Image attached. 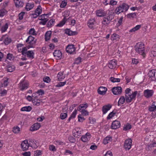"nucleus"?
Wrapping results in <instances>:
<instances>
[{"label":"nucleus","instance_id":"de8ad7c7","mask_svg":"<svg viewBox=\"0 0 156 156\" xmlns=\"http://www.w3.org/2000/svg\"><path fill=\"white\" fill-rule=\"evenodd\" d=\"M29 34L34 36L37 34L35 29L34 28H32L30 29L29 31Z\"/></svg>","mask_w":156,"mask_h":156},{"label":"nucleus","instance_id":"ddd939ff","mask_svg":"<svg viewBox=\"0 0 156 156\" xmlns=\"http://www.w3.org/2000/svg\"><path fill=\"white\" fill-rule=\"evenodd\" d=\"M96 23V21L94 18H91L88 20L87 23V25L89 27L92 29L94 28Z\"/></svg>","mask_w":156,"mask_h":156},{"label":"nucleus","instance_id":"4be33fe9","mask_svg":"<svg viewBox=\"0 0 156 156\" xmlns=\"http://www.w3.org/2000/svg\"><path fill=\"white\" fill-rule=\"evenodd\" d=\"M107 88L103 87H101L98 90V93L100 95H105L107 90Z\"/></svg>","mask_w":156,"mask_h":156},{"label":"nucleus","instance_id":"3c124183","mask_svg":"<svg viewBox=\"0 0 156 156\" xmlns=\"http://www.w3.org/2000/svg\"><path fill=\"white\" fill-rule=\"evenodd\" d=\"M15 69L14 66L13 65H9L7 67V70L8 72H13Z\"/></svg>","mask_w":156,"mask_h":156},{"label":"nucleus","instance_id":"4468645a","mask_svg":"<svg viewBox=\"0 0 156 156\" xmlns=\"http://www.w3.org/2000/svg\"><path fill=\"white\" fill-rule=\"evenodd\" d=\"M112 107V105L110 104L103 106L102 108L103 114H106L110 110Z\"/></svg>","mask_w":156,"mask_h":156},{"label":"nucleus","instance_id":"a18cd8bd","mask_svg":"<svg viewBox=\"0 0 156 156\" xmlns=\"http://www.w3.org/2000/svg\"><path fill=\"white\" fill-rule=\"evenodd\" d=\"M12 131L15 133H18L20 131V128L18 126H15L13 127Z\"/></svg>","mask_w":156,"mask_h":156},{"label":"nucleus","instance_id":"864d4df0","mask_svg":"<svg viewBox=\"0 0 156 156\" xmlns=\"http://www.w3.org/2000/svg\"><path fill=\"white\" fill-rule=\"evenodd\" d=\"M110 80L113 83L119 82L120 81V79L119 78H115L113 77H111Z\"/></svg>","mask_w":156,"mask_h":156},{"label":"nucleus","instance_id":"f3484780","mask_svg":"<svg viewBox=\"0 0 156 156\" xmlns=\"http://www.w3.org/2000/svg\"><path fill=\"white\" fill-rule=\"evenodd\" d=\"M120 126V122L119 121L115 120L112 122L111 128L112 129H116L119 128Z\"/></svg>","mask_w":156,"mask_h":156},{"label":"nucleus","instance_id":"393cba45","mask_svg":"<svg viewBox=\"0 0 156 156\" xmlns=\"http://www.w3.org/2000/svg\"><path fill=\"white\" fill-rule=\"evenodd\" d=\"M65 33L69 36H72L76 34L77 32L75 31H73L70 29H67L65 30Z\"/></svg>","mask_w":156,"mask_h":156},{"label":"nucleus","instance_id":"2f4dec72","mask_svg":"<svg viewBox=\"0 0 156 156\" xmlns=\"http://www.w3.org/2000/svg\"><path fill=\"white\" fill-rule=\"evenodd\" d=\"M8 28V24L6 23L5 25L2 26L0 28V30L2 33L5 32Z\"/></svg>","mask_w":156,"mask_h":156},{"label":"nucleus","instance_id":"9b49d317","mask_svg":"<svg viewBox=\"0 0 156 156\" xmlns=\"http://www.w3.org/2000/svg\"><path fill=\"white\" fill-rule=\"evenodd\" d=\"M82 129L79 127L75 128L73 130V133L74 136L78 138L80 136Z\"/></svg>","mask_w":156,"mask_h":156},{"label":"nucleus","instance_id":"8fccbe9b","mask_svg":"<svg viewBox=\"0 0 156 156\" xmlns=\"http://www.w3.org/2000/svg\"><path fill=\"white\" fill-rule=\"evenodd\" d=\"M116 113L112 111L108 115L107 119L108 120L110 119L113 117L115 114Z\"/></svg>","mask_w":156,"mask_h":156},{"label":"nucleus","instance_id":"7ed1b4c3","mask_svg":"<svg viewBox=\"0 0 156 156\" xmlns=\"http://www.w3.org/2000/svg\"><path fill=\"white\" fill-rule=\"evenodd\" d=\"M21 52L22 55L25 56L27 55V57L29 58L33 59L34 58V53L33 51H27V48L26 47H24L22 48Z\"/></svg>","mask_w":156,"mask_h":156},{"label":"nucleus","instance_id":"dca6fc26","mask_svg":"<svg viewBox=\"0 0 156 156\" xmlns=\"http://www.w3.org/2000/svg\"><path fill=\"white\" fill-rule=\"evenodd\" d=\"M15 6L18 8L23 7L24 4L23 0H13Z\"/></svg>","mask_w":156,"mask_h":156},{"label":"nucleus","instance_id":"b1692460","mask_svg":"<svg viewBox=\"0 0 156 156\" xmlns=\"http://www.w3.org/2000/svg\"><path fill=\"white\" fill-rule=\"evenodd\" d=\"M41 127V125L39 123H37L34 124L31 127L30 129L31 131L37 130L39 129Z\"/></svg>","mask_w":156,"mask_h":156},{"label":"nucleus","instance_id":"c756f323","mask_svg":"<svg viewBox=\"0 0 156 156\" xmlns=\"http://www.w3.org/2000/svg\"><path fill=\"white\" fill-rule=\"evenodd\" d=\"M51 31H47L45 34V41H48L49 40L51 37Z\"/></svg>","mask_w":156,"mask_h":156},{"label":"nucleus","instance_id":"473e14b6","mask_svg":"<svg viewBox=\"0 0 156 156\" xmlns=\"http://www.w3.org/2000/svg\"><path fill=\"white\" fill-rule=\"evenodd\" d=\"M9 79L7 77H4L2 81V83L1 85H2V86L5 87L7 86L9 83L8 82Z\"/></svg>","mask_w":156,"mask_h":156},{"label":"nucleus","instance_id":"774afa93","mask_svg":"<svg viewBox=\"0 0 156 156\" xmlns=\"http://www.w3.org/2000/svg\"><path fill=\"white\" fill-rule=\"evenodd\" d=\"M43 80L45 82H46L47 83H49L50 82L51 80L50 78L49 77L46 76L43 78Z\"/></svg>","mask_w":156,"mask_h":156},{"label":"nucleus","instance_id":"e433bc0d","mask_svg":"<svg viewBox=\"0 0 156 156\" xmlns=\"http://www.w3.org/2000/svg\"><path fill=\"white\" fill-rule=\"evenodd\" d=\"M123 12V9L120 5L117 7L115 10V13L117 14H119L120 13Z\"/></svg>","mask_w":156,"mask_h":156},{"label":"nucleus","instance_id":"f8f14e48","mask_svg":"<svg viewBox=\"0 0 156 156\" xmlns=\"http://www.w3.org/2000/svg\"><path fill=\"white\" fill-rule=\"evenodd\" d=\"M29 147L27 140H25L22 142L21 144V147L23 151L27 150Z\"/></svg>","mask_w":156,"mask_h":156},{"label":"nucleus","instance_id":"338daca9","mask_svg":"<svg viewBox=\"0 0 156 156\" xmlns=\"http://www.w3.org/2000/svg\"><path fill=\"white\" fill-rule=\"evenodd\" d=\"M67 2L65 1H62L60 5V7L61 8H65L67 5Z\"/></svg>","mask_w":156,"mask_h":156},{"label":"nucleus","instance_id":"9d476101","mask_svg":"<svg viewBox=\"0 0 156 156\" xmlns=\"http://www.w3.org/2000/svg\"><path fill=\"white\" fill-rule=\"evenodd\" d=\"M148 76L152 80H156V70L152 69L148 73Z\"/></svg>","mask_w":156,"mask_h":156},{"label":"nucleus","instance_id":"49530a36","mask_svg":"<svg viewBox=\"0 0 156 156\" xmlns=\"http://www.w3.org/2000/svg\"><path fill=\"white\" fill-rule=\"evenodd\" d=\"M42 8L40 5H38L35 10V12L38 14V15H40L42 12Z\"/></svg>","mask_w":156,"mask_h":156},{"label":"nucleus","instance_id":"4c0bfd02","mask_svg":"<svg viewBox=\"0 0 156 156\" xmlns=\"http://www.w3.org/2000/svg\"><path fill=\"white\" fill-rule=\"evenodd\" d=\"M34 37L31 36H29L26 40V42L29 44L33 43L34 41Z\"/></svg>","mask_w":156,"mask_h":156},{"label":"nucleus","instance_id":"aec40b11","mask_svg":"<svg viewBox=\"0 0 156 156\" xmlns=\"http://www.w3.org/2000/svg\"><path fill=\"white\" fill-rule=\"evenodd\" d=\"M91 137L90 134L89 133H87L85 135L81 136V140L83 142H87L90 140Z\"/></svg>","mask_w":156,"mask_h":156},{"label":"nucleus","instance_id":"f704fd0d","mask_svg":"<svg viewBox=\"0 0 156 156\" xmlns=\"http://www.w3.org/2000/svg\"><path fill=\"white\" fill-rule=\"evenodd\" d=\"M112 140V137L110 136H107L103 140V143L104 144H106L111 142Z\"/></svg>","mask_w":156,"mask_h":156},{"label":"nucleus","instance_id":"13d9d810","mask_svg":"<svg viewBox=\"0 0 156 156\" xmlns=\"http://www.w3.org/2000/svg\"><path fill=\"white\" fill-rule=\"evenodd\" d=\"M67 114L66 113H62L60 115V118L62 119H64L67 117Z\"/></svg>","mask_w":156,"mask_h":156},{"label":"nucleus","instance_id":"39448f33","mask_svg":"<svg viewBox=\"0 0 156 156\" xmlns=\"http://www.w3.org/2000/svg\"><path fill=\"white\" fill-rule=\"evenodd\" d=\"M113 16L111 14H108V16L105 15L102 21L103 25L106 26L109 24L111 21L113 19Z\"/></svg>","mask_w":156,"mask_h":156},{"label":"nucleus","instance_id":"a878e982","mask_svg":"<svg viewBox=\"0 0 156 156\" xmlns=\"http://www.w3.org/2000/svg\"><path fill=\"white\" fill-rule=\"evenodd\" d=\"M53 55L57 59L60 58L62 55L61 52L59 50H55L53 53Z\"/></svg>","mask_w":156,"mask_h":156},{"label":"nucleus","instance_id":"6e6d98bb","mask_svg":"<svg viewBox=\"0 0 156 156\" xmlns=\"http://www.w3.org/2000/svg\"><path fill=\"white\" fill-rule=\"evenodd\" d=\"M34 154L35 156H41L42 154V151L37 150L34 152Z\"/></svg>","mask_w":156,"mask_h":156},{"label":"nucleus","instance_id":"f257e3e1","mask_svg":"<svg viewBox=\"0 0 156 156\" xmlns=\"http://www.w3.org/2000/svg\"><path fill=\"white\" fill-rule=\"evenodd\" d=\"M125 97L126 102V103H130L133 102L136 99V97L137 94V91H131V90L129 88L126 89L125 90Z\"/></svg>","mask_w":156,"mask_h":156},{"label":"nucleus","instance_id":"72a5a7b5","mask_svg":"<svg viewBox=\"0 0 156 156\" xmlns=\"http://www.w3.org/2000/svg\"><path fill=\"white\" fill-rule=\"evenodd\" d=\"M155 102H153L152 105L148 107V110L150 112H154L156 110V106L155 105Z\"/></svg>","mask_w":156,"mask_h":156},{"label":"nucleus","instance_id":"423d86ee","mask_svg":"<svg viewBox=\"0 0 156 156\" xmlns=\"http://www.w3.org/2000/svg\"><path fill=\"white\" fill-rule=\"evenodd\" d=\"M76 50L74 45L73 44L68 45L66 48V52L70 54H75Z\"/></svg>","mask_w":156,"mask_h":156},{"label":"nucleus","instance_id":"09e8293b","mask_svg":"<svg viewBox=\"0 0 156 156\" xmlns=\"http://www.w3.org/2000/svg\"><path fill=\"white\" fill-rule=\"evenodd\" d=\"M131 126L130 124L127 123L126 125H124L123 130L126 131L130 129L131 128Z\"/></svg>","mask_w":156,"mask_h":156},{"label":"nucleus","instance_id":"ea45409f","mask_svg":"<svg viewBox=\"0 0 156 156\" xmlns=\"http://www.w3.org/2000/svg\"><path fill=\"white\" fill-rule=\"evenodd\" d=\"M32 109V107L30 106H25L22 107L21 109L22 111L30 112Z\"/></svg>","mask_w":156,"mask_h":156},{"label":"nucleus","instance_id":"c85d7f7f","mask_svg":"<svg viewBox=\"0 0 156 156\" xmlns=\"http://www.w3.org/2000/svg\"><path fill=\"white\" fill-rule=\"evenodd\" d=\"M67 20V19L66 18V16H65L62 20L59 23L56 25V26L59 27H62L65 24Z\"/></svg>","mask_w":156,"mask_h":156},{"label":"nucleus","instance_id":"a19ab883","mask_svg":"<svg viewBox=\"0 0 156 156\" xmlns=\"http://www.w3.org/2000/svg\"><path fill=\"white\" fill-rule=\"evenodd\" d=\"M141 26L140 25H137L135 27L130 30L129 31V32H134L139 30L141 28Z\"/></svg>","mask_w":156,"mask_h":156},{"label":"nucleus","instance_id":"7c9ffc66","mask_svg":"<svg viewBox=\"0 0 156 156\" xmlns=\"http://www.w3.org/2000/svg\"><path fill=\"white\" fill-rule=\"evenodd\" d=\"M126 101V98L124 96H121L118 101V105L120 106L123 104Z\"/></svg>","mask_w":156,"mask_h":156},{"label":"nucleus","instance_id":"603ef678","mask_svg":"<svg viewBox=\"0 0 156 156\" xmlns=\"http://www.w3.org/2000/svg\"><path fill=\"white\" fill-rule=\"evenodd\" d=\"M47 15L45 14H43L41 15V16L39 17V19L40 20H47Z\"/></svg>","mask_w":156,"mask_h":156},{"label":"nucleus","instance_id":"2eb2a0df","mask_svg":"<svg viewBox=\"0 0 156 156\" xmlns=\"http://www.w3.org/2000/svg\"><path fill=\"white\" fill-rule=\"evenodd\" d=\"M117 62L116 60L113 59L108 62V66L110 69H115L117 65Z\"/></svg>","mask_w":156,"mask_h":156},{"label":"nucleus","instance_id":"69168bd1","mask_svg":"<svg viewBox=\"0 0 156 156\" xmlns=\"http://www.w3.org/2000/svg\"><path fill=\"white\" fill-rule=\"evenodd\" d=\"M81 62V58L80 57H78L76 59L75 61V63L76 64H79Z\"/></svg>","mask_w":156,"mask_h":156},{"label":"nucleus","instance_id":"0eeeda50","mask_svg":"<svg viewBox=\"0 0 156 156\" xmlns=\"http://www.w3.org/2000/svg\"><path fill=\"white\" fill-rule=\"evenodd\" d=\"M132 140L131 139H128L125 140L124 146L126 150H129L132 146Z\"/></svg>","mask_w":156,"mask_h":156},{"label":"nucleus","instance_id":"1a4fd4ad","mask_svg":"<svg viewBox=\"0 0 156 156\" xmlns=\"http://www.w3.org/2000/svg\"><path fill=\"white\" fill-rule=\"evenodd\" d=\"M112 90L114 94L118 95L121 94L122 89L120 87H115L112 88Z\"/></svg>","mask_w":156,"mask_h":156},{"label":"nucleus","instance_id":"0e129e2a","mask_svg":"<svg viewBox=\"0 0 156 156\" xmlns=\"http://www.w3.org/2000/svg\"><path fill=\"white\" fill-rule=\"evenodd\" d=\"M117 2L115 0H109V5L112 6L116 5Z\"/></svg>","mask_w":156,"mask_h":156},{"label":"nucleus","instance_id":"c03bdc74","mask_svg":"<svg viewBox=\"0 0 156 156\" xmlns=\"http://www.w3.org/2000/svg\"><path fill=\"white\" fill-rule=\"evenodd\" d=\"M7 13V11L4 8L0 9V17H2L5 16Z\"/></svg>","mask_w":156,"mask_h":156},{"label":"nucleus","instance_id":"37998d69","mask_svg":"<svg viewBox=\"0 0 156 156\" xmlns=\"http://www.w3.org/2000/svg\"><path fill=\"white\" fill-rule=\"evenodd\" d=\"M119 38L120 37L119 35L116 34H112L111 37V40L113 41L115 40H118L119 39Z\"/></svg>","mask_w":156,"mask_h":156},{"label":"nucleus","instance_id":"412c9836","mask_svg":"<svg viewBox=\"0 0 156 156\" xmlns=\"http://www.w3.org/2000/svg\"><path fill=\"white\" fill-rule=\"evenodd\" d=\"M34 6V3L28 2L26 4L25 8V10L28 11L32 9Z\"/></svg>","mask_w":156,"mask_h":156},{"label":"nucleus","instance_id":"bf43d9fd","mask_svg":"<svg viewBox=\"0 0 156 156\" xmlns=\"http://www.w3.org/2000/svg\"><path fill=\"white\" fill-rule=\"evenodd\" d=\"M25 14V12H21L18 15L19 19L20 20H22Z\"/></svg>","mask_w":156,"mask_h":156},{"label":"nucleus","instance_id":"6ab92c4d","mask_svg":"<svg viewBox=\"0 0 156 156\" xmlns=\"http://www.w3.org/2000/svg\"><path fill=\"white\" fill-rule=\"evenodd\" d=\"M106 13L103 9H100L96 11V15L98 17H104L106 15Z\"/></svg>","mask_w":156,"mask_h":156},{"label":"nucleus","instance_id":"5701e85b","mask_svg":"<svg viewBox=\"0 0 156 156\" xmlns=\"http://www.w3.org/2000/svg\"><path fill=\"white\" fill-rule=\"evenodd\" d=\"M28 144L29 146L33 148H37V145L36 144V141L34 139H29V140Z\"/></svg>","mask_w":156,"mask_h":156},{"label":"nucleus","instance_id":"bb28decb","mask_svg":"<svg viewBox=\"0 0 156 156\" xmlns=\"http://www.w3.org/2000/svg\"><path fill=\"white\" fill-rule=\"evenodd\" d=\"M57 77L59 81H62L65 77V75L63 72H60L58 73Z\"/></svg>","mask_w":156,"mask_h":156},{"label":"nucleus","instance_id":"e2e57ef3","mask_svg":"<svg viewBox=\"0 0 156 156\" xmlns=\"http://www.w3.org/2000/svg\"><path fill=\"white\" fill-rule=\"evenodd\" d=\"M136 16V14L135 13H131L127 15V17L129 18H133L135 17Z\"/></svg>","mask_w":156,"mask_h":156},{"label":"nucleus","instance_id":"680f3d73","mask_svg":"<svg viewBox=\"0 0 156 156\" xmlns=\"http://www.w3.org/2000/svg\"><path fill=\"white\" fill-rule=\"evenodd\" d=\"M79 111L81 112L82 114L84 116L88 115H89L88 112L87 110L83 109L81 111Z\"/></svg>","mask_w":156,"mask_h":156},{"label":"nucleus","instance_id":"cd10ccee","mask_svg":"<svg viewBox=\"0 0 156 156\" xmlns=\"http://www.w3.org/2000/svg\"><path fill=\"white\" fill-rule=\"evenodd\" d=\"M150 55L151 57L156 56V44L153 45Z\"/></svg>","mask_w":156,"mask_h":156},{"label":"nucleus","instance_id":"58836bf2","mask_svg":"<svg viewBox=\"0 0 156 156\" xmlns=\"http://www.w3.org/2000/svg\"><path fill=\"white\" fill-rule=\"evenodd\" d=\"M41 100H38L37 98H34L32 100V102L33 105L37 106H39L40 105Z\"/></svg>","mask_w":156,"mask_h":156},{"label":"nucleus","instance_id":"052dcab7","mask_svg":"<svg viewBox=\"0 0 156 156\" xmlns=\"http://www.w3.org/2000/svg\"><path fill=\"white\" fill-rule=\"evenodd\" d=\"M55 22V21L53 20V19H51L48 22L47 26L48 27H51L52 25H53L54 23Z\"/></svg>","mask_w":156,"mask_h":156},{"label":"nucleus","instance_id":"4d7b16f0","mask_svg":"<svg viewBox=\"0 0 156 156\" xmlns=\"http://www.w3.org/2000/svg\"><path fill=\"white\" fill-rule=\"evenodd\" d=\"M66 81L60 82L56 85V87H59L64 86L66 84Z\"/></svg>","mask_w":156,"mask_h":156},{"label":"nucleus","instance_id":"79ce46f5","mask_svg":"<svg viewBox=\"0 0 156 156\" xmlns=\"http://www.w3.org/2000/svg\"><path fill=\"white\" fill-rule=\"evenodd\" d=\"M77 111L75 109L68 119L69 122L70 121L71 119H73L75 117L77 114Z\"/></svg>","mask_w":156,"mask_h":156},{"label":"nucleus","instance_id":"c9c22d12","mask_svg":"<svg viewBox=\"0 0 156 156\" xmlns=\"http://www.w3.org/2000/svg\"><path fill=\"white\" fill-rule=\"evenodd\" d=\"M120 5L124 12H126L129 8V6L126 3H123Z\"/></svg>","mask_w":156,"mask_h":156},{"label":"nucleus","instance_id":"a211bd4d","mask_svg":"<svg viewBox=\"0 0 156 156\" xmlns=\"http://www.w3.org/2000/svg\"><path fill=\"white\" fill-rule=\"evenodd\" d=\"M5 44H8L11 41V38L7 35H3L1 38Z\"/></svg>","mask_w":156,"mask_h":156},{"label":"nucleus","instance_id":"f03ea898","mask_svg":"<svg viewBox=\"0 0 156 156\" xmlns=\"http://www.w3.org/2000/svg\"><path fill=\"white\" fill-rule=\"evenodd\" d=\"M135 48L137 53L142 55L144 57H145V48L144 44L143 43L141 42L138 43L136 45Z\"/></svg>","mask_w":156,"mask_h":156},{"label":"nucleus","instance_id":"6e6552de","mask_svg":"<svg viewBox=\"0 0 156 156\" xmlns=\"http://www.w3.org/2000/svg\"><path fill=\"white\" fill-rule=\"evenodd\" d=\"M154 93L153 90L147 89L144 91V96L147 98L151 97Z\"/></svg>","mask_w":156,"mask_h":156},{"label":"nucleus","instance_id":"5fc2aeb1","mask_svg":"<svg viewBox=\"0 0 156 156\" xmlns=\"http://www.w3.org/2000/svg\"><path fill=\"white\" fill-rule=\"evenodd\" d=\"M87 103L85 104H81L78 107L79 111H81L83 109V108H87Z\"/></svg>","mask_w":156,"mask_h":156},{"label":"nucleus","instance_id":"20e7f679","mask_svg":"<svg viewBox=\"0 0 156 156\" xmlns=\"http://www.w3.org/2000/svg\"><path fill=\"white\" fill-rule=\"evenodd\" d=\"M18 85L20 90L23 91L28 88L29 84L28 82L24 80H22L20 81Z\"/></svg>","mask_w":156,"mask_h":156}]
</instances>
